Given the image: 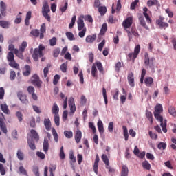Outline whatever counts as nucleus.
<instances>
[{"label": "nucleus", "instance_id": "obj_1", "mask_svg": "<svg viewBox=\"0 0 176 176\" xmlns=\"http://www.w3.org/2000/svg\"><path fill=\"white\" fill-rule=\"evenodd\" d=\"M154 118L157 120L158 122H160V126L162 129L163 133H167V120L163 119V116H162V113H163V106H162L161 104H157L155 107V111H154Z\"/></svg>", "mask_w": 176, "mask_h": 176}, {"label": "nucleus", "instance_id": "obj_2", "mask_svg": "<svg viewBox=\"0 0 176 176\" xmlns=\"http://www.w3.org/2000/svg\"><path fill=\"white\" fill-rule=\"evenodd\" d=\"M7 60L9 62V65L12 68L15 69H20V65L14 60V54L12 52H9L7 54Z\"/></svg>", "mask_w": 176, "mask_h": 176}, {"label": "nucleus", "instance_id": "obj_3", "mask_svg": "<svg viewBox=\"0 0 176 176\" xmlns=\"http://www.w3.org/2000/svg\"><path fill=\"white\" fill-rule=\"evenodd\" d=\"M49 13H50V7L49 6V3H47V1H45L43 3L42 14L43 17H45V19L50 23L51 17Z\"/></svg>", "mask_w": 176, "mask_h": 176}, {"label": "nucleus", "instance_id": "obj_4", "mask_svg": "<svg viewBox=\"0 0 176 176\" xmlns=\"http://www.w3.org/2000/svg\"><path fill=\"white\" fill-rule=\"evenodd\" d=\"M43 50H45V46L40 45L38 48H35L32 54V58L34 61H38L39 57H43Z\"/></svg>", "mask_w": 176, "mask_h": 176}, {"label": "nucleus", "instance_id": "obj_5", "mask_svg": "<svg viewBox=\"0 0 176 176\" xmlns=\"http://www.w3.org/2000/svg\"><path fill=\"white\" fill-rule=\"evenodd\" d=\"M155 63H156V59L155 57L149 58V54L148 52L144 54V64L146 67H149V68H155Z\"/></svg>", "mask_w": 176, "mask_h": 176}, {"label": "nucleus", "instance_id": "obj_6", "mask_svg": "<svg viewBox=\"0 0 176 176\" xmlns=\"http://www.w3.org/2000/svg\"><path fill=\"white\" fill-rule=\"evenodd\" d=\"M140 50H141V46H140V45H136L134 49V52L129 53L128 54V57L130 58V60H133V61H134L135 58L138 57V54H140Z\"/></svg>", "mask_w": 176, "mask_h": 176}, {"label": "nucleus", "instance_id": "obj_7", "mask_svg": "<svg viewBox=\"0 0 176 176\" xmlns=\"http://www.w3.org/2000/svg\"><path fill=\"white\" fill-rule=\"evenodd\" d=\"M126 32L128 34V38H129V42H131V39H133V35L134 36H140V34H138V31L134 27L131 28V31L129 30H126Z\"/></svg>", "mask_w": 176, "mask_h": 176}, {"label": "nucleus", "instance_id": "obj_8", "mask_svg": "<svg viewBox=\"0 0 176 176\" xmlns=\"http://www.w3.org/2000/svg\"><path fill=\"white\" fill-rule=\"evenodd\" d=\"M17 97L22 102V104H25V105L28 104V99H27V95L23 94V91H19L17 93Z\"/></svg>", "mask_w": 176, "mask_h": 176}, {"label": "nucleus", "instance_id": "obj_9", "mask_svg": "<svg viewBox=\"0 0 176 176\" xmlns=\"http://www.w3.org/2000/svg\"><path fill=\"white\" fill-rule=\"evenodd\" d=\"M133 25V16H128L122 23V26L125 28H130Z\"/></svg>", "mask_w": 176, "mask_h": 176}, {"label": "nucleus", "instance_id": "obj_10", "mask_svg": "<svg viewBox=\"0 0 176 176\" xmlns=\"http://www.w3.org/2000/svg\"><path fill=\"white\" fill-rule=\"evenodd\" d=\"M8 9V6L6 3L3 1H0V13L2 16H6V10Z\"/></svg>", "mask_w": 176, "mask_h": 176}, {"label": "nucleus", "instance_id": "obj_11", "mask_svg": "<svg viewBox=\"0 0 176 176\" xmlns=\"http://www.w3.org/2000/svg\"><path fill=\"white\" fill-rule=\"evenodd\" d=\"M45 34H46V23H43L40 27V39L45 38Z\"/></svg>", "mask_w": 176, "mask_h": 176}, {"label": "nucleus", "instance_id": "obj_12", "mask_svg": "<svg viewBox=\"0 0 176 176\" xmlns=\"http://www.w3.org/2000/svg\"><path fill=\"white\" fill-rule=\"evenodd\" d=\"M100 162V157L98 154L96 155V159L94 164V171L96 174H98V163Z\"/></svg>", "mask_w": 176, "mask_h": 176}, {"label": "nucleus", "instance_id": "obj_13", "mask_svg": "<svg viewBox=\"0 0 176 176\" xmlns=\"http://www.w3.org/2000/svg\"><path fill=\"white\" fill-rule=\"evenodd\" d=\"M128 82L131 87H134V74H133V72H130L128 74Z\"/></svg>", "mask_w": 176, "mask_h": 176}, {"label": "nucleus", "instance_id": "obj_14", "mask_svg": "<svg viewBox=\"0 0 176 176\" xmlns=\"http://www.w3.org/2000/svg\"><path fill=\"white\" fill-rule=\"evenodd\" d=\"M74 140L76 144H79V142H80V140H82V131L80 130L76 131L74 135Z\"/></svg>", "mask_w": 176, "mask_h": 176}, {"label": "nucleus", "instance_id": "obj_15", "mask_svg": "<svg viewBox=\"0 0 176 176\" xmlns=\"http://www.w3.org/2000/svg\"><path fill=\"white\" fill-rule=\"evenodd\" d=\"M0 129L4 134H8V129L6 128V124L3 122V118H0Z\"/></svg>", "mask_w": 176, "mask_h": 176}, {"label": "nucleus", "instance_id": "obj_16", "mask_svg": "<svg viewBox=\"0 0 176 176\" xmlns=\"http://www.w3.org/2000/svg\"><path fill=\"white\" fill-rule=\"evenodd\" d=\"M30 36H34V38L39 37L41 38V33L39 32V30L38 29L32 30L30 33Z\"/></svg>", "mask_w": 176, "mask_h": 176}, {"label": "nucleus", "instance_id": "obj_17", "mask_svg": "<svg viewBox=\"0 0 176 176\" xmlns=\"http://www.w3.org/2000/svg\"><path fill=\"white\" fill-rule=\"evenodd\" d=\"M43 149L45 153H47L49 151V140L47 138H44V142L43 144Z\"/></svg>", "mask_w": 176, "mask_h": 176}, {"label": "nucleus", "instance_id": "obj_18", "mask_svg": "<svg viewBox=\"0 0 176 176\" xmlns=\"http://www.w3.org/2000/svg\"><path fill=\"white\" fill-rule=\"evenodd\" d=\"M160 6V3H159V1L157 0H148L147 1V6L148 8H151L152 6Z\"/></svg>", "mask_w": 176, "mask_h": 176}, {"label": "nucleus", "instance_id": "obj_19", "mask_svg": "<svg viewBox=\"0 0 176 176\" xmlns=\"http://www.w3.org/2000/svg\"><path fill=\"white\" fill-rule=\"evenodd\" d=\"M77 24H78V31H82V30H83L84 28H86L85 27V21H83L82 19L80 18L77 21Z\"/></svg>", "mask_w": 176, "mask_h": 176}, {"label": "nucleus", "instance_id": "obj_20", "mask_svg": "<svg viewBox=\"0 0 176 176\" xmlns=\"http://www.w3.org/2000/svg\"><path fill=\"white\" fill-rule=\"evenodd\" d=\"M156 24H157V25H159L160 28H164V30H166V28H167L169 25L167 23V22H163V21H162V20H157Z\"/></svg>", "mask_w": 176, "mask_h": 176}, {"label": "nucleus", "instance_id": "obj_21", "mask_svg": "<svg viewBox=\"0 0 176 176\" xmlns=\"http://www.w3.org/2000/svg\"><path fill=\"white\" fill-rule=\"evenodd\" d=\"M96 39H97V36L96 34H93L92 36H87L85 38V41L87 43H93Z\"/></svg>", "mask_w": 176, "mask_h": 176}, {"label": "nucleus", "instance_id": "obj_22", "mask_svg": "<svg viewBox=\"0 0 176 176\" xmlns=\"http://www.w3.org/2000/svg\"><path fill=\"white\" fill-rule=\"evenodd\" d=\"M139 21L142 27H144L145 30H149V27L146 25V22H145V19L144 18V16H139Z\"/></svg>", "mask_w": 176, "mask_h": 176}, {"label": "nucleus", "instance_id": "obj_23", "mask_svg": "<svg viewBox=\"0 0 176 176\" xmlns=\"http://www.w3.org/2000/svg\"><path fill=\"white\" fill-rule=\"evenodd\" d=\"M60 97L63 100V109H67L68 98L63 92L60 94Z\"/></svg>", "mask_w": 176, "mask_h": 176}, {"label": "nucleus", "instance_id": "obj_24", "mask_svg": "<svg viewBox=\"0 0 176 176\" xmlns=\"http://www.w3.org/2000/svg\"><path fill=\"white\" fill-rule=\"evenodd\" d=\"M23 76H30L31 75V67L30 65H25V71L23 72Z\"/></svg>", "mask_w": 176, "mask_h": 176}, {"label": "nucleus", "instance_id": "obj_25", "mask_svg": "<svg viewBox=\"0 0 176 176\" xmlns=\"http://www.w3.org/2000/svg\"><path fill=\"white\" fill-rule=\"evenodd\" d=\"M98 129L100 133V135H102V134H104V124L101 120H99L98 122Z\"/></svg>", "mask_w": 176, "mask_h": 176}, {"label": "nucleus", "instance_id": "obj_26", "mask_svg": "<svg viewBox=\"0 0 176 176\" xmlns=\"http://www.w3.org/2000/svg\"><path fill=\"white\" fill-rule=\"evenodd\" d=\"M30 133H31L32 138H34V140H35V141H36V142H38V141H39V134H38V132H36V131H35V129H32L30 131Z\"/></svg>", "mask_w": 176, "mask_h": 176}, {"label": "nucleus", "instance_id": "obj_27", "mask_svg": "<svg viewBox=\"0 0 176 176\" xmlns=\"http://www.w3.org/2000/svg\"><path fill=\"white\" fill-rule=\"evenodd\" d=\"M121 176H129V168L126 165H123L121 169Z\"/></svg>", "mask_w": 176, "mask_h": 176}, {"label": "nucleus", "instance_id": "obj_28", "mask_svg": "<svg viewBox=\"0 0 176 176\" xmlns=\"http://www.w3.org/2000/svg\"><path fill=\"white\" fill-rule=\"evenodd\" d=\"M44 125L47 131H50V129H52V122H50V119H45L44 120Z\"/></svg>", "mask_w": 176, "mask_h": 176}, {"label": "nucleus", "instance_id": "obj_29", "mask_svg": "<svg viewBox=\"0 0 176 176\" xmlns=\"http://www.w3.org/2000/svg\"><path fill=\"white\" fill-rule=\"evenodd\" d=\"M52 112L54 115V116L58 115V112H60V108H58V106L56 103L54 104L52 109Z\"/></svg>", "mask_w": 176, "mask_h": 176}, {"label": "nucleus", "instance_id": "obj_30", "mask_svg": "<svg viewBox=\"0 0 176 176\" xmlns=\"http://www.w3.org/2000/svg\"><path fill=\"white\" fill-rule=\"evenodd\" d=\"M23 52H21L18 49L14 50V54L16 55V57L20 58L21 60H24V55H23Z\"/></svg>", "mask_w": 176, "mask_h": 176}, {"label": "nucleus", "instance_id": "obj_31", "mask_svg": "<svg viewBox=\"0 0 176 176\" xmlns=\"http://www.w3.org/2000/svg\"><path fill=\"white\" fill-rule=\"evenodd\" d=\"M146 116L147 119H148L151 124H152V123H153V114H152V112L146 110Z\"/></svg>", "mask_w": 176, "mask_h": 176}, {"label": "nucleus", "instance_id": "obj_32", "mask_svg": "<svg viewBox=\"0 0 176 176\" xmlns=\"http://www.w3.org/2000/svg\"><path fill=\"white\" fill-rule=\"evenodd\" d=\"M28 144L29 145V148H30L32 151H35L36 149V146H35V142L34 140L28 139Z\"/></svg>", "mask_w": 176, "mask_h": 176}, {"label": "nucleus", "instance_id": "obj_33", "mask_svg": "<svg viewBox=\"0 0 176 176\" xmlns=\"http://www.w3.org/2000/svg\"><path fill=\"white\" fill-rule=\"evenodd\" d=\"M122 129L125 141H129V131L127 130V127L126 126H123Z\"/></svg>", "mask_w": 176, "mask_h": 176}, {"label": "nucleus", "instance_id": "obj_34", "mask_svg": "<svg viewBox=\"0 0 176 176\" xmlns=\"http://www.w3.org/2000/svg\"><path fill=\"white\" fill-rule=\"evenodd\" d=\"M52 133L55 142H58V134L57 133V131H56V129L53 128L52 130Z\"/></svg>", "mask_w": 176, "mask_h": 176}, {"label": "nucleus", "instance_id": "obj_35", "mask_svg": "<svg viewBox=\"0 0 176 176\" xmlns=\"http://www.w3.org/2000/svg\"><path fill=\"white\" fill-rule=\"evenodd\" d=\"M168 113H170V115H171V116H173L174 118H175V116H176L175 108L173 106L169 107Z\"/></svg>", "mask_w": 176, "mask_h": 176}, {"label": "nucleus", "instance_id": "obj_36", "mask_svg": "<svg viewBox=\"0 0 176 176\" xmlns=\"http://www.w3.org/2000/svg\"><path fill=\"white\" fill-rule=\"evenodd\" d=\"M98 12H99L100 16L105 15V13H107V7H105V6L99 7Z\"/></svg>", "mask_w": 176, "mask_h": 176}, {"label": "nucleus", "instance_id": "obj_37", "mask_svg": "<svg viewBox=\"0 0 176 176\" xmlns=\"http://www.w3.org/2000/svg\"><path fill=\"white\" fill-rule=\"evenodd\" d=\"M144 83L147 86H151V85H152V83H153V78H152L151 77H146L144 79Z\"/></svg>", "mask_w": 176, "mask_h": 176}, {"label": "nucleus", "instance_id": "obj_38", "mask_svg": "<svg viewBox=\"0 0 176 176\" xmlns=\"http://www.w3.org/2000/svg\"><path fill=\"white\" fill-rule=\"evenodd\" d=\"M102 94L104 100V104L105 105H108V96H107V89L105 87L102 88Z\"/></svg>", "mask_w": 176, "mask_h": 176}, {"label": "nucleus", "instance_id": "obj_39", "mask_svg": "<svg viewBox=\"0 0 176 176\" xmlns=\"http://www.w3.org/2000/svg\"><path fill=\"white\" fill-rule=\"evenodd\" d=\"M1 109L3 111V112L6 113V115H9V107L8 105L3 104H1Z\"/></svg>", "mask_w": 176, "mask_h": 176}, {"label": "nucleus", "instance_id": "obj_40", "mask_svg": "<svg viewBox=\"0 0 176 176\" xmlns=\"http://www.w3.org/2000/svg\"><path fill=\"white\" fill-rule=\"evenodd\" d=\"M142 167L143 168H144L145 170H151V164H149V162L148 161H144L142 162Z\"/></svg>", "mask_w": 176, "mask_h": 176}, {"label": "nucleus", "instance_id": "obj_41", "mask_svg": "<svg viewBox=\"0 0 176 176\" xmlns=\"http://www.w3.org/2000/svg\"><path fill=\"white\" fill-rule=\"evenodd\" d=\"M97 67H96V63H94L91 68V75L94 78L97 76Z\"/></svg>", "mask_w": 176, "mask_h": 176}, {"label": "nucleus", "instance_id": "obj_42", "mask_svg": "<svg viewBox=\"0 0 176 176\" xmlns=\"http://www.w3.org/2000/svg\"><path fill=\"white\" fill-rule=\"evenodd\" d=\"M76 21V15H74L72 18L71 23L69 25V28H70V30H72V28H74Z\"/></svg>", "mask_w": 176, "mask_h": 176}, {"label": "nucleus", "instance_id": "obj_43", "mask_svg": "<svg viewBox=\"0 0 176 176\" xmlns=\"http://www.w3.org/2000/svg\"><path fill=\"white\" fill-rule=\"evenodd\" d=\"M64 135L66 138H72L74 137V133H72V131H65Z\"/></svg>", "mask_w": 176, "mask_h": 176}, {"label": "nucleus", "instance_id": "obj_44", "mask_svg": "<svg viewBox=\"0 0 176 176\" xmlns=\"http://www.w3.org/2000/svg\"><path fill=\"white\" fill-rule=\"evenodd\" d=\"M16 156L19 160L21 161L24 160V153H23L21 150L17 151Z\"/></svg>", "mask_w": 176, "mask_h": 176}, {"label": "nucleus", "instance_id": "obj_45", "mask_svg": "<svg viewBox=\"0 0 176 176\" xmlns=\"http://www.w3.org/2000/svg\"><path fill=\"white\" fill-rule=\"evenodd\" d=\"M27 48V41H23L21 46H19V52H24L25 51V49Z\"/></svg>", "mask_w": 176, "mask_h": 176}, {"label": "nucleus", "instance_id": "obj_46", "mask_svg": "<svg viewBox=\"0 0 176 176\" xmlns=\"http://www.w3.org/2000/svg\"><path fill=\"white\" fill-rule=\"evenodd\" d=\"M101 158L102 162H104V164H106V166H109V160L108 159V156H107V155L103 154Z\"/></svg>", "mask_w": 176, "mask_h": 176}, {"label": "nucleus", "instance_id": "obj_47", "mask_svg": "<svg viewBox=\"0 0 176 176\" xmlns=\"http://www.w3.org/2000/svg\"><path fill=\"white\" fill-rule=\"evenodd\" d=\"M52 67V65L47 64V67H45L43 69L44 78H47V75L49 74V68Z\"/></svg>", "mask_w": 176, "mask_h": 176}, {"label": "nucleus", "instance_id": "obj_48", "mask_svg": "<svg viewBox=\"0 0 176 176\" xmlns=\"http://www.w3.org/2000/svg\"><path fill=\"white\" fill-rule=\"evenodd\" d=\"M107 23H103L100 30V35H104L107 32Z\"/></svg>", "mask_w": 176, "mask_h": 176}, {"label": "nucleus", "instance_id": "obj_49", "mask_svg": "<svg viewBox=\"0 0 176 176\" xmlns=\"http://www.w3.org/2000/svg\"><path fill=\"white\" fill-rule=\"evenodd\" d=\"M66 36L68 38L69 41H75V36H74V34L71 32H66Z\"/></svg>", "mask_w": 176, "mask_h": 176}, {"label": "nucleus", "instance_id": "obj_50", "mask_svg": "<svg viewBox=\"0 0 176 176\" xmlns=\"http://www.w3.org/2000/svg\"><path fill=\"white\" fill-rule=\"evenodd\" d=\"M95 65H96L100 72H104V67H102V64L101 63V62H96Z\"/></svg>", "mask_w": 176, "mask_h": 176}, {"label": "nucleus", "instance_id": "obj_51", "mask_svg": "<svg viewBox=\"0 0 176 176\" xmlns=\"http://www.w3.org/2000/svg\"><path fill=\"white\" fill-rule=\"evenodd\" d=\"M69 159H70V164H74V163H76V157L74 155V153H71L69 154Z\"/></svg>", "mask_w": 176, "mask_h": 176}, {"label": "nucleus", "instance_id": "obj_52", "mask_svg": "<svg viewBox=\"0 0 176 176\" xmlns=\"http://www.w3.org/2000/svg\"><path fill=\"white\" fill-rule=\"evenodd\" d=\"M138 2H140V0H135L133 2H132L130 6V9L131 10H134V9H135L137 7V5H138Z\"/></svg>", "mask_w": 176, "mask_h": 176}, {"label": "nucleus", "instance_id": "obj_53", "mask_svg": "<svg viewBox=\"0 0 176 176\" xmlns=\"http://www.w3.org/2000/svg\"><path fill=\"white\" fill-rule=\"evenodd\" d=\"M60 75L56 74L54 76L53 85H57V83H58V81L60 80Z\"/></svg>", "mask_w": 176, "mask_h": 176}, {"label": "nucleus", "instance_id": "obj_54", "mask_svg": "<svg viewBox=\"0 0 176 176\" xmlns=\"http://www.w3.org/2000/svg\"><path fill=\"white\" fill-rule=\"evenodd\" d=\"M59 156L62 160L65 159V153H64V146H61Z\"/></svg>", "mask_w": 176, "mask_h": 176}, {"label": "nucleus", "instance_id": "obj_55", "mask_svg": "<svg viewBox=\"0 0 176 176\" xmlns=\"http://www.w3.org/2000/svg\"><path fill=\"white\" fill-rule=\"evenodd\" d=\"M166 147L167 144H166L164 142H160L157 146L158 149H161L162 151H164Z\"/></svg>", "mask_w": 176, "mask_h": 176}, {"label": "nucleus", "instance_id": "obj_56", "mask_svg": "<svg viewBox=\"0 0 176 176\" xmlns=\"http://www.w3.org/2000/svg\"><path fill=\"white\" fill-rule=\"evenodd\" d=\"M80 32H79L78 33V36H80V38H84L85 35H86V32L87 31V28H84L81 30H80Z\"/></svg>", "mask_w": 176, "mask_h": 176}, {"label": "nucleus", "instance_id": "obj_57", "mask_svg": "<svg viewBox=\"0 0 176 176\" xmlns=\"http://www.w3.org/2000/svg\"><path fill=\"white\" fill-rule=\"evenodd\" d=\"M41 79L39 78V76L38 74H34L32 77V83H35V82H38Z\"/></svg>", "mask_w": 176, "mask_h": 176}, {"label": "nucleus", "instance_id": "obj_58", "mask_svg": "<svg viewBox=\"0 0 176 176\" xmlns=\"http://www.w3.org/2000/svg\"><path fill=\"white\" fill-rule=\"evenodd\" d=\"M50 46H56L57 45V38L56 37H53L50 40Z\"/></svg>", "mask_w": 176, "mask_h": 176}, {"label": "nucleus", "instance_id": "obj_59", "mask_svg": "<svg viewBox=\"0 0 176 176\" xmlns=\"http://www.w3.org/2000/svg\"><path fill=\"white\" fill-rule=\"evenodd\" d=\"M89 129H91L93 134H96V133L97 132V129H96V126H94V124L93 122H89Z\"/></svg>", "mask_w": 176, "mask_h": 176}, {"label": "nucleus", "instance_id": "obj_60", "mask_svg": "<svg viewBox=\"0 0 176 176\" xmlns=\"http://www.w3.org/2000/svg\"><path fill=\"white\" fill-rule=\"evenodd\" d=\"M10 80H14L16 79V72L13 69L10 70Z\"/></svg>", "mask_w": 176, "mask_h": 176}, {"label": "nucleus", "instance_id": "obj_61", "mask_svg": "<svg viewBox=\"0 0 176 176\" xmlns=\"http://www.w3.org/2000/svg\"><path fill=\"white\" fill-rule=\"evenodd\" d=\"M54 123L57 127L60 126V116H54Z\"/></svg>", "mask_w": 176, "mask_h": 176}, {"label": "nucleus", "instance_id": "obj_62", "mask_svg": "<svg viewBox=\"0 0 176 176\" xmlns=\"http://www.w3.org/2000/svg\"><path fill=\"white\" fill-rule=\"evenodd\" d=\"M19 173L21 174H23V175H28L27 174V170H25V168H24V166H21L19 168Z\"/></svg>", "mask_w": 176, "mask_h": 176}, {"label": "nucleus", "instance_id": "obj_63", "mask_svg": "<svg viewBox=\"0 0 176 176\" xmlns=\"http://www.w3.org/2000/svg\"><path fill=\"white\" fill-rule=\"evenodd\" d=\"M0 26L3 28H8V27H9V23L5 21H0Z\"/></svg>", "mask_w": 176, "mask_h": 176}, {"label": "nucleus", "instance_id": "obj_64", "mask_svg": "<svg viewBox=\"0 0 176 176\" xmlns=\"http://www.w3.org/2000/svg\"><path fill=\"white\" fill-rule=\"evenodd\" d=\"M120 68H122V63L118 62L116 64V72H120Z\"/></svg>", "mask_w": 176, "mask_h": 176}]
</instances>
